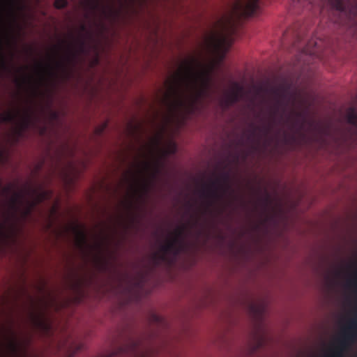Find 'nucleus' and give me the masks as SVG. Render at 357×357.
<instances>
[{"label": "nucleus", "mask_w": 357, "mask_h": 357, "mask_svg": "<svg viewBox=\"0 0 357 357\" xmlns=\"http://www.w3.org/2000/svg\"><path fill=\"white\" fill-rule=\"evenodd\" d=\"M21 198H22L21 195L17 193L11 199V207L15 211V212L18 209L17 204L20 202Z\"/></svg>", "instance_id": "obj_19"}, {"label": "nucleus", "mask_w": 357, "mask_h": 357, "mask_svg": "<svg viewBox=\"0 0 357 357\" xmlns=\"http://www.w3.org/2000/svg\"><path fill=\"white\" fill-rule=\"evenodd\" d=\"M19 112H8L0 115V122L1 123H13L17 120Z\"/></svg>", "instance_id": "obj_15"}, {"label": "nucleus", "mask_w": 357, "mask_h": 357, "mask_svg": "<svg viewBox=\"0 0 357 357\" xmlns=\"http://www.w3.org/2000/svg\"><path fill=\"white\" fill-rule=\"evenodd\" d=\"M255 208L259 226L264 229L268 230L270 225L274 221L275 209L274 199L266 185L259 188Z\"/></svg>", "instance_id": "obj_5"}, {"label": "nucleus", "mask_w": 357, "mask_h": 357, "mask_svg": "<svg viewBox=\"0 0 357 357\" xmlns=\"http://www.w3.org/2000/svg\"><path fill=\"white\" fill-rule=\"evenodd\" d=\"M45 68L50 75H54V70L50 65H48Z\"/></svg>", "instance_id": "obj_27"}, {"label": "nucleus", "mask_w": 357, "mask_h": 357, "mask_svg": "<svg viewBox=\"0 0 357 357\" xmlns=\"http://www.w3.org/2000/svg\"><path fill=\"white\" fill-rule=\"evenodd\" d=\"M244 88L236 82H231L224 90L220 98V105L224 109H227L237 102L245 94Z\"/></svg>", "instance_id": "obj_9"}, {"label": "nucleus", "mask_w": 357, "mask_h": 357, "mask_svg": "<svg viewBox=\"0 0 357 357\" xmlns=\"http://www.w3.org/2000/svg\"><path fill=\"white\" fill-rule=\"evenodd\" d=\"M268 91L272 96L273 104L268 107L266 115L261 119V124L257 128L260 137L264 139L265 147L268 145V138L275 124L280 109H282L284 112L286 109L288 89L282 86L271 87Z\"/></svg>", "instance_id": "obj_3"}, {"label": "nucleus", "mask_w": 357, "mask_h": 357, "mask_svg": "<svg viewBox=\"0 0 357 357\" xmlns=\"http://www.w3.org/2000/svg\"><path fill=\"white\" fill-rule=\"evenodd\" d=\"M78 242L80 245L86 243V235L82 231H77Z\"/></svg>", "instance_id": "obj_21"}, {"label": "nucleus", "mask_w": 357, "mask_h": 357, "mask_svg": "<svg viewBox=\"0 0 357 357\" xmlns=\"http://www.w3.org/2000/svg\"><path fill=\"white\" fill-rule=\"evenodd\" d=\"M7 235L3 231V227H0V237H6Z\"/></svg>", "instance_id": "obj_29"}, {"label": "nucleus", "mask_w": 357, "mask_h": 357, "mask_svg": "<svg viewBox=\"0 0 357 357\" xmlns=\"http://www.w3.org/2000/svg\"><path fill=\"white\" fill-rule=\"evenodd\" d=\"M248 119V116H247V120ZM246 139H247V143L249 141V139H250V136H249V130H248V123L247 122V137H246ZM249 155V150H248V146H247V157Z\"/></svg>", "instance_id": "obj_25"}, {"label": "nucleus", "mask_w": 357, "mask_h": 357, "mask_svg": "<svg viewBox=\"0 0 357 357\" xmlns=\"http://www.w3.org/2000/svg\"><path fill=\"white\" fill-rule=\"evenodd\" d=\"M61 47H56V54L58 53V51L59 50H60Z\"/></svg>", "instance_id": "obj_36"}, {"label": "nucleus", "mask_w": 357, "mask_h": 357, "mask_svg": "<svg viewBox=\"0 0 357 357\" xmlns=\"http://www.w3.org/2000/svg\"><path fill=\"white\" fill-rule=\"evenodd\" d=\"M347 121L349 123L357 127V111L353 107L348 110Z\"/></svg>", "instance_id": "obj_18"}, {"label": "nucleus", "mask_w": 357, "mask_h": 357, "mask_svg": "<svg viewBox=\"0 0 357 357\" xmlns=\"http://www.w3.org/2000/svg\"><path fill=\"white\" fill-rule=\"evenodd\" d=\"M84 5L89 10L93 13L100 11L102 14L107 15V10L102 4V0H86Z\"/></svg>", "instance_id": "obj_11"}, {"label": "nucleus", "mask_w": 357, "mask_h": 357, "mask_svg": "<svg viewBox=\"0 0 357 357\" xmlns=\"http://www.w3.org/2000/svg\"><path fill=\"white\" fill-rule=\"evenodd\" d=\"M85 29H86L85 26H84V25H82V31H84V30H85Z\"/></svg>", "instance_id": "obj_37"}, {"label": "nucleus", "mask_w": 357, "mask_h": 357, "mask_svg": "<svg viewBox=\"0 0 357 357\" xmlns=\"http://www.w3.org/2000/svg\"><path fill=\"white\" fill-rule=\"evenodd\" d=\"M246 351H248V348L246 349Z\"/></svg>", "instance_id": "obj_41"}, {"label": "nucleus", "mask_w": 357, "mask_h": 357, "mask_svg": "<svg viewBox=\"0 0 357 357\" xmlns=\"http://www.w3.org/2000/svg\"><path fill=\"white\" fill-rule=\"evenodd\" d=\"M153 318H154V319H155V321L156 322H160V321H161V319H160V317H158V315H154V316H153Z\"/></svg>", "instance_id": "obj_30"}, {"label": "nucleus", "mask_w": 357, "mask_h": 357, "mask_svg": "<svg viewBox=\"0 0 357 357\" xmlns=\"http://www.w3.org/2000/svg\"><path fill=\"white\" fill-rule=\"evenodd\" d=\"M326 5L339 12L346 13L348 10V5L344 0H292V6L295 8L317 6L320 10H323Z\"/></svg>", "instance_id": "obj_7"}, {"label": "nucleus", "mask_w": 357, "mask_h": 357, "mask_svg": "<svg viewBox=\"0 0 357 357\" xmlns=\"http://www.w3.org/2000/svg\"><path fill=\"white\" fill-rule=\"evenodd\" d=\"M246 93H247V97L248 96V93H249V89H248V86L247 85V91H246ZM249 107V105H248V103L247 102V109H248Z\"/></svg>", "instance_id": "obj_32"}, {"label": "nucleus", "mask_w": 357, "mask_h": 357, "mask_svg": "<svg viewBox=\"0 0 357 357\" xmlns=\"http://www.w3.org/2000/svg\"><path fill=\"white\" fill-rule=\"evenodd\" d=\"M297 43H298L297 41L295 42V43L294 44V46L296 49H300V47H298V45L297 44Z\"/></svg>", "instance_id": "obj_33"}, {"label": "nucleus", "mask_w": 357, "mask_h": 357, "mask_svg": "<svg viewBox=\"0 0 357 357\" xmlns=\"http://www.w3.org/2000/svg\"><path fill=\"white\" fill-rule=\"evenodd\" d=\"M34 204H32L30 207L26 208L24 211H23V217L24 218H26L28 215H30L31 212V208L33 206Z\"/></svg>", "instance_id": "obj_24"}, {"label": "nucleus", "mask_w": 357, "mask_h": 357, "mask_svg": "<svg viewBox=\"0 0 357 357\" xmlns=\"http://www.w3.org/2000/svg\"><path fill=\"white\" fill-rule=\"evenodd\" d=\"M67 59H68V60H69V59H70V56H68Z\"/></svg>", "instance_id": "obj_40"}, {"label": "nucleus", "mask_w": 357, "mask_h": 357, "mask_svg": "<svg viewBox=\"0 0 357 357\" xmlns=\"http://www.w3.org/2000/svg\"><path fill=\"white\" fill-rule=\"evenodd\" d=\"M185 227L184 226L178 227L174 231V237L165 244L160 247V250L153 254V260L155 265L161 262L168 261L167 255L172 254L174 257L179 255L183 248V236Z\"/></svg>", "instance_id": "obj_6"}, {"label": "nucleus", "mask_w": 357, "mask_h": 357, "mask_svg": "<svg viewBox=\"0 0 357 357\" xmlns=\"http://www.w3.org/2000/svg\"><path fill=\"white\" fill-rule=\"evenodd\" d=\"M56 66L57 68H63L65 67L64 63L61 61H56Z\"/></svg>", "instance_id": "obj_26"}, {"label": "nucleus", "mask_w": 357, "mask_h": 357, "mask_svg": "<svg viewBox=\"0 0 357 357\" xmlns=\"http://www.w3.org/2000/svg\"><path fill=\"white\" fill-rule=\"evenodd\" d=\"M61 43H62V45H66V50H68V53L71 54V52H72L71 46L70 45H67L66 41L63 40Z\"/></svg>", "instance_id": "obj_28"}, {"label": "nucleus", "mask_w": 357, "mask_h": 357, "mask_svg": "<svg viewBox=\"0 0 357 357\" xmlns=\"http://www.w3.org/2000/svg\"><path fill=\"white\" fill-rule=\"evenodd\" d=\"M33 193L36 195V203H40L49 198L50 192L43 189H33Z\"/></svg>", "instance_id": "obj_14"}, {"label": "nucleus", "mask_w": 357, "mask_h": 357, "mask_svg": "<svg viewBox=\"0 0 357 357\" xmlns=\"http://www.w3.org/2000/svg\"><path fill=\"white\" fill-rule=\"evenodd\" d=\"M33 322L36 326L48 333L51 331V323L43 314L34 315Z\"/></svg>", "instance_id": "obj_12"}, {"label": "nucleus", "mask_w": 357, "mask_h": 357, "mask_svg": "<svg viewBox=\"0 0 357 357\" xmlns=\"http://www.w3.org/2000/svg\"><path fill=\"white\" fill-rule=\"evenodd\" d=\"M54 7L57 9L64 8L68 6L67 0H55Z\"/></svg>", "instance_id": "obj_20"}, {"label": "nucleus", "mask_w": 357, "mask_h": 357, "mask_svg": "<svg viewBox=\"0 0 357 357\" xmlns=\"http://www.w3.org/2000/svg\"><path fill=\"white\" fill-rule=\"evenodd\" d=\"M39 68L41 70H43L45 69V68L40 64L39 65Z\"/></svg>", "instance_id": "obj_35"}, {"label": "nucleus", "mask_w": 357, "mask_h": 357, "mask_svg": "<svg viewBox=\"0 0 357 357\" xmlns=\"http://www.w3.org/2000/svg\"><path fill=\"white\" fill-rule=\"evenodd\" d=\"M261 12L260 0H247V20L250 17L259 16Z\"/></svg>", "instance_id": "obj_10"}, {"label": "nucleus", "mask_w": 357, "mask_h": 357, "mask_svg": "<svg viewBox=\"0 0 357 357\" xmlns=\"http://www.w3.org/2000/svg\"><path fill=\"white\" fill-rule=\"evenodd\" d=\"M230 172L222 170L208 184L204 183L201 190L202 197L206 199L205 209L209 210L215 204L221 201L230 188Z\"/></svg>", "instance_id": "obj_4"}, {"label": "nucleus", "mask_w": 357, "mask_h": 357, "mask_svg": "<svg viewBox=\"0 0 357 357\" xmlns=\"http://www.w3.org/2000/svg\"><path fill=\"white\" fill-rule=\"evenodd\" d=\"M127 355L130 357H149V351L144 349L139 341L130 340L127 344L119 347L103 357H116Z\"/></svg>", "instance_id": "obj_8"}, {"label": "nucleus", "mask_w": 357, "mask_h": 357, "mask_svg": "<svg viewBox=\"0 0 357 357\" xmlns=\"http://www.w3.org/2000/svg\"><path fill=\"white\" fill-rule=\"evenodd\" d=\"M245 14V9L236 1L231 10L217 22V30L213 31L205 39L206 47L211 54L223 59L231 45L238 22Z\"/></svg>", "instance_id": "obj_2"}, {"label": "nucleus", "mask_w": 357, "mask_h": 357, "mask_svg": "<svg viewBox=\"0 0 357 357\" xmlns=\"http://www.w3.org/2000/svg\"><path fill=\"white\" fill-rule=\"evenodd\" d=\"M196 66L201 63L194 57L184 61L178 71L167 82L169 85V92L166 94L169 100L170 107L176 109L185 105V96L188 91L196 87L197 82L201 80L202 88L198 90L196 99L202 96L209 87L211 77L208 72H198Z\"/></svg>", "instance_id": "obj_1"}, {"label": "nucleus", "mask_w": 357, "mask_h": 357, "mask_svg": "<svg viewBox=\"0 0 357 357\" xmlns=\"http://www.w3.org/2000/svg\"><path fill=\"white\" fill-rule=\"evenodd\" d=\"M247 166H248L247 165ZM247 238L248 237L249 233V205H250V198H249V190H250V178L248 176V167H247ZM249 252V246H248V241L247 240V257H248Z\"/></svg>", "instance_id": "obj_13"}, {"label": "nucleus", "mask_w": 357, "mask_h": 357, "mask_svg": "<svg viewBox=\"0 0 357 357\" xmlns=\"http://www.w3.org/2000/svg\"><path fill=\"white\" fill-rule=\"evenodd\" d=\"M30 122H31V118H30V116L26 114L22 119L20 125V127L17 128V130H16V132H17V135L20 137L22 135L24 131L25 130H26L29 125H30Z\"/></svg>", "instance_id": "obj_16"}, {"label": "nucleus", "mask_w": 357, "mask_h": 357, "mask_svg": "<svg viewBox=\"0 0 357 357\" xmlns=\"http://www.w3.org/2000/svg\"><path fill=\"white\" fill-rule=\"evenodd\" d=\"M155 142H156L157 144H158V143H159V140H160V139H159L158 138L155 139Z\"/></svg>", "instance_id": "obj_38"}, {"label": "nucleus", "mask_w": 357, "mask_h": 357, "mask_svg": "<svg viewBox=\"0 0 357 357\" xmlns=\"http://www.w3.org/2000/svg\"><path fill=\"white\" fill-rule=\"evenodd\" d=\"M317 45L316 42L309 41L307 45L302 50V52L305 54L314 55L317 53L315 47Z\"/></svg>", "instance_id": "obj_17"}, {"label": "nucleus", "mask_w": 357, "mask_h": 357, "mask_svg": "<svg viewBox=\"0 0 357 357\" xmlns=\"http://www.w3.org/2000/svg\"><path fill=\"white\" fill-rule=\"evenodd\" d=\"M4 190H5V191L8 192V191H9V190H10V188H5Z\"/></svg>", "instance_id": "obj_39"}, {"label": "nucleus", "mask_w": 357, "mask_h": 357, "mask_svg": "<svg viewBox=\"0 0 357 357\" xmlns=\"http://www.w3.org/2000/svg\"><path fill=\"white\" fill-rule=\"evenodd\" d=\"M12 347H13V349L15 350L16 345H15V344L14 342L12 343Z\"/></svg>", "instance_id": "obj_34"}, {"label": "nucleus", "mask_w": 357, "mask_h": 357, "mask_svg": "<svg viewBox=\"0 0 357 357\" xmlns=\"http://www.w3.org/2000/svg\"><path fill=\"white\" fill-rule=\"evenodd\" d=\"M246 307H247V312L250 310H252V307L250 306V305L248 303V301H247V305H246Z\"/></svg>", "instance_id": "obj_31"}, {"label": "nucleus", "mask_w": 357, "mask_h": 357, "mask_svg": "<svg viewBox=\"0 0 357 357\" xmlns=\"http://www.w3.org/2000/svg\"><path fill=\"white\" fill-rule=\"evenodd\" d=\"M0 63H1V67L4 70H9L7 63L6 61L5 57L2 54H0Z\"/></svg>", "instance_id": "obj_22"}, {"label": "nucleus", "mask_w": 357, "mask_h": 357, "mask_svg": "<svg viewBox=\"0 0 357 357\" xmlns=\"http://www.w3.org/2000/svg\"><path fill=\"white\" fill-rule=\"evenodd\" d=\"M16 81L19 85H22V84L29 83L31 82V78L24 77L22 78V80L17 79Z\"/></svg>", "instance_id": "obj_23"}]
</instances>
